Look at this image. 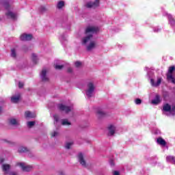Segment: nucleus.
<instances>
[{
  "mask_svg": "<svg viewBox=\"0 0 175 175\" xmlns=\"http://www.w3.org/2000/svg\"><path fill=\"white\" fill-rule=\"evenodd\" d=\"M95 91V85L92 82H90L88 84L85 94L88 98L92 97L94 95V92Z\"/></svg>",
  "mask_w": 175,
  "mask_h": 175,
  "instance_id": "f03ea898",
  "label": "nucleus"
},
{
  "mask_svg": "<svg viewBox=\"0 0 175 175\" xmlns=\"http://www.w3.org/2000/svg\"><path fill=\"white\" fill-rule=\"evenodd\" d=\"M111 166H114V163H113V161H110Z\"/></svg>",
  "mask_w": 175,
  "mask_h": 175,
  "instance_id": "37998d69",
  "label": "nucleus"
},
{
  "mask_svg": "<svg viewBox=\"0 0 175 175\" xmlns=\"http://www.w3.org/2000/svg\"><path fill=\"white\" fill-rule=\"evenodd\" d=\"M75 66H76V68H80V66H81V62H75Z\"/></svg>",
  "mask_w": 175,
  "mask_h": 175,
  "instance_id": "c9c22d12",
  "label": "nucleus"
},
{
  "mask_svg": "<svg viewBox=\"0 0 175 175\" xmlns=\"http://www.w3.org/2000/svg\"><path fill=\"white\" fill-rule=\"evenodd\" d=\"M157 143L160 144V146H166V142L161 137L157 139Z\"/></svg>",
  "mask_w": 175,
  "mask_h": 175,
  "instance_id": "b1692460",
  "label": "nucleus"
},
{
  "mask_svg": "<svg viewBox=\"0 0 175 175\" xmlns=\"http://www.w3.org/2000/svg\"><path fill=\"white\" fill-rule=\"evenodd\" d=\"M174 66H170L166 75L167 81H171L173 84H175V79L174 77H173V72L174 71Z\"/></svg>",
  "mask_w": 175,
  "mask_h": 175,
  "instance_id": "7ed1b4c3",
  "label": "nucleus"
},
{
  "mask_svg": "<svg viewBox=\"0 0 175 175\" xmlns=\"http://www.w3.org/2000/svg\"><path fill=\"white\" fill-rule=\"evenodd\" d=\"M59 38L62 39V40L63 39H66V36L65 34H62Z\"/></svg>",
  "mask_w": 175,
  "mask_h": 175,
  "instance_id": "4c0bfd02",
  "label": "nucleus"
},
{
  "mask_svg": "<svg viewBox=\"0 0 175 175\" xmlns=\"http://www.w3.org/2000/svg\"><path fill=\"white\" fill-rule=\"evenodd\" d=\"M28 128H32L35 125V122L31 121V122H27V123Z\"/></svg>",
  "mask_w": 175,
  "mask_h": 175,
  "instance_id": "473e14b6",
  "label": "nucleus"
},
{
  "mask_svg": "<svg viewBox=\"0 0 175 175\" xmlns=\"http://www.w3.org/2000/svg\"><path fill=\"white\" fill-rule=\"evenodd\" d=\"M25 116L26 118H35L36 115L29 111H27L25 112Z\"/></svg>",
  "mask_w": 175,
  "mask_h": 175,
  "instance_id": "f3484780",
  "label": "nucleus"
},
{
  "mask_svg": "<svg viewBox=\"0 0 175 175\" xmlns=\"http://www.w3.org/2000/svg\"><path fill=\"white\" fill-rule=\"evenodd\" d=\"M51 137H57V136H59V133L57 131H54L52 133H51Z\"/></svg>",
  "mask_w": 175,
  "mask_h": 175,
  "instance_id": "c85d7f7f",
  "label": "nucleus"
},
{
  "mask_svg": "<svg viewBox=\"0 0 175 175\" xmlns=\"http://www.w3.org/2000/svg\"><path fill=\"white\" fill-rule=\"evenodd\" d=\"M2 170L5 174H9V172L10 170V165L9 164H2Z\"/></svg>",
  "mask_w": 175,
  "mask_h": 175,
  "instance_id": "4468645a",
  "label": "nucleus"
},
{
  "mask_svg": "<svg viewBox=\"0 0 175 175\" xmlns=\"http://www.w3.org/2000/svg\"><path fill=\"white\" fill-rule=\"evenodd\" d=\"M5 16H7L8 18H12V20H16V18H17V14L10 10H8L5 13Z\"/></svg>",
  "mask_w": 175,
  "mask_h": 175,
  "instance_id": "f8f14e48",
  "label": "nucleus"
},
{
  "mask_svg": "<svg viewBox=\"0 0 175 175\" xmlns=\"http://www.w3.org/2000/svg\"><path fill=\"white\" fill-rule=\"evenodd\" d=\"M116 133V126L110 125L108 126V136H113Z\"/></svg>",
  "mask_w": 175,
  "mask_h": 175,
  "instance_id": "ddd939ff",
  "label": "nucleus"
},
{
  "mask_svg": "<svg viewBox=\"0 0 175 175\" xmlns=\"http://www.w3.org/2000/svg\"><path fill=\"white\" fill-rule=\"evenodd\" d=\"M99 31V28L95 26H89L85 29L86 37L83 38L82 43L83 44L87 45L88 51H91L96 47V42L92 41V33H96Z\"/></svg>",
  "mask_w": 175,
  "mask_h": 175,
  "instance_id": "f257e3e1",
  "label": "nucleus"
},
{
  "mask_svg": "<svg viewBox=\"0 0 175 175\" xmlns=\"http://www.w3.org/2000/svg\"><path fill=\"white\" fill-rule=\"evenodd\" d=\"M72 144H73V142H66V145H65V148L67 150H70V147H72Z\"/></svg>",
  "mask_w": 175,
  "mask_h": 175,
  "instance_id": "7c9ffc66",
  "label": "nucleus"
},
{
  "mask_svg": "<svg viewBox=\"0 0 175 175\" xmlns=\"http://www.w3.org/2000/svg\"><path fill=\"white\" fill-rule=\"evenodd\" d=\"M161 102V100L159 99V96L157 95L155 98L152 100V103L153 105H158Z\"/></svg>",
  "mask_w": 175,
  "mask_h": 175,
  "instance_id": "a878e982",
  "label": "nucleus"
},
{
  "mask_svg": "<svg viewBox=\"0 0 175 175\" xmlns=\"http://www.w3.org/2000/svg\"><path fill=\"white\" fill-rule=\"evenodd\" d=\"M10 175H17V174H16V172H12V173L10 174Z\"/></svg>",
  "mask_w": 175,
  "mask_h": 175,
  "instance_id": "c03bdc74",
  "label": "nucleus"
},
{
  "mask_svg": "<svg viewBox=\"0 0 175 175\" xmlns=\"http://www.w3.org/2000/svg\"><path fill=\"white\" fill-rule=\"evenodd\" d=\"M21 40L23 42H27L29 40H32V35L31 34H27V33H23L20 36Z\"/></svg>",
  "mask_w": 175,
  "mask_h": 175,
  "instance_id": "1a4fd4ad",
  "label": "nucleus"
},
{
  "mask_svg": "<svg viewBox=\"0 0 175 175\" xmlns=\"http://www.w3.org/2000/svg\"><path fill=\"white\" fill-rule=\"evenodd\" d=\"M163 111L165 113H170L171 116H175V106H170L169 104H165L163 107Z\"/></svg>",
  "mask_w": 175,
  "mask_h": 175,
  "instance_id": "20e7f679",
  "label": "nucleus"
},
{
  "mask_svg": "<svg viewBox=\"0 0 175 175\" xmlns=\"http://www.w3.org/2000/svg\"><path fill=\"white\" fill-rule=\"evenodd\" d=\"M11 57H12V58H16V57H17V52L16 49H12L11 50Z\"/></svg>",
  "mask_w": 175,
  "mask_h": 175,
  "instance_id": "cd10ccee",
  "label": "nucleus"
},
{
  "mask_svg": "<svg viewBox=\"0 0 175 175\" xmlns=\"http://www.w3.org/2000/svg\"><path fill=\"white\" fill-rule=\"evenodd\" d=\"M167 17L169 18V21H170L171 25H172L173 27H175V21L173 18V17L172 16V15L169 14V15H167Z\"/></svg>",
  "mask_w": 175,
  "mask_h": 175,
  "instance_id": "393cba45",
  "label": "nucleus"
},
{
  "mask_svg": "<svg viewBox=\"0 0 175 175\" xmlns=\"http://www.w3.org/2000/svg\"><path fill=\"white\" fill-rule=\"evenodd\" d=\"M167 162H170L171 163H173V165H175V157L174 156H167L166 157Z\"/></svg>",
  "mask_w": 175,
  "mask_h": 175,
  "instance_id": "6ab92c4d",
  "label": "nucleus"
},
{
  "mask_svg": "<svg viewBox=\"0 0 175 175\" xmlns=\"http://www.w3.org/2000/svg\"><path fill=\"white\" fill-rule=\"evenodd\" d=\"M40 77L42 81L44 83H47L49 81V76H47V70L46 69H42L41 73H40Z\"/></svg>",
  "mask_w": 175,
  "mask_h": 175,
  "instance_id": "0eeeda50",
  "label": "nucleus"
},
{
  "mask_svg": "<svg viewBox=\"0 0 175 175\" xmlns=\"http://www.w3.org/2000/svg\"><path fill=\"white\" fill-rule=\"evenodd\" d=\"M31 58L33 59V62H35V64L38 62V56L36 55V54L32 53Z\"/></svg>",
  "mask_w": 175,
  "mask_h": 175,
  "instance_id": "2f4dec72",
  "label": "nucleus"
},
{
  "mask_svg": "<svg viewBox=\"0 0 175 175\" xmlns=\"http://www.w3.org/2000/svg\"><path fill=\"white\" fill-rule=\"evenodd\" d=\"M38 10H39L40 13L43 14V13H46V12H47V8H46V6H44V5H41V6H40Z\"/></svg>",
  "mask_w": 175,
  "mask_h": 175,
  "instance_id": "5701e85b",
  "label": "nucleus"
},
{
  "mask_svg": "<svg viewBox=\"0 0 175 175\" xmlns=\"http://www.w3.org/2000/svg\"><path fill=\"white\" fill-rule=\"evenodd\" d=\"M65 6V1L61 0L59 1L57 3L56 8L57 9L61 10L62 9V8H64Z\"/></svg>",
  "mask_w": 175,
  "mask_h": 175,
  "instance_id": "a211bd4d",
  "label": "nucleus"
},
{
  "mask_svg": "<svg viewBox=\"0 0 175 175\" xmlns=\"http://www.w3.org/2000/svg\"><path fill=\"white\" fill-rule=\"evenodd\" d=\"M1 111H2V108L1 107H0V113H1Z\"/></svg>",
  "mask_w": 175,
  "mask_h": 175,
  "instance_id": "a18cd8bd",
  "label": "nucleus"
},
{
  "mask_svg": "<svg viewBox=\"0 0 175 175\" xmlns=\"http://www.w3.org/2000/svg\"><path fill=\"white\" fill-rule=\"evenodd\" d=\"M96 113L98 117H105V116H106V112L103 109H98Z\"/></svg>",
  "mask_w": 175,
  "mask_h": 175,
  "instance_id": "412c9836",
  "label": "nucleus"
},
{
  "mask_svg": "<svg viewBox=\"0 0 175 175\" xmlns=\"http://www.w3.org/2000/svg\"><path fill=\"white\" fill-rule=\"evenodd\" d=\"M27 148L23 146L19 147L18 150V152H20L21 154H23V152H27Z\"/></svg>",
  "mask_w": 175,
  "mask_h": 175,
  "instance_id": "bb28decb",
  "label": "nucleus"
},
{
  "mask_svg": "<svg viewBox=\"0 0 175 175\" xmlns=\"http://www.w3.org/2000/svg\"><path fill=\"white\" fill-rule=\"evenodd\" d=\"M68 72L69 73H72V72H73V70L72 69V68H69L68 69Z\"/></svg>",
  "mask_w": 175,
  "mask_h": 175,
  "instance_id": "ea45409f",
  "label": "nucleus"
},
{
  "mask_svg": "<svg viewBox=\"0 0 175 175\" xmlns=\"http://www.w3.org/2000/svg\"><path fill=\"white\" fill-rule=\"evenodd\" d=\"M62 68H64V66H62V65H55V69H57L58 70H61V69H62Z\"/></svg>",
  "mask_w": 175,
  "mask_h": 175,
  "instance_id": "72a5a7b5",
  "label": "nucleus"
},
{
  "mask_svg": "<svg viewBox=\"0 0 175 175\" xmlns=\"http://www.w3.org/2000/svg\"><path fill=\"white\" fill-rule=\"evenodd\" d=\"M113 175H120V172H118V171H114Z\"/></svg>",
  "mask_w": 175,
  "mask_h": 175,
  "instance_id": "a19ab883",
  "label": "nucleus"
},
{
  "mask_svg": "<svg viewBox=\"0 0 175 175\" xmlns=\"http://www.w3.org/2000/svg\"><path fill=\"white\" fill-rule=\"evenodd\" d=\"M58 109H59L61 111H64V113H68L69 111H72V107H68L63 104L59 105Z\"/></svg>",
  "mask_w": 175,
  "mask_h": 175,
  "instance_id": "6e6552de",
  "label": "nucleus"
},
{
  "mask_svg": "<svg viewBox=\"0 0 175 175\" xmlns=\"http://www.w3.org/2000/svg\"><path fill=\"white\" fill-rule=\"evenodd\" d=\"M61 122L62 125L64 126H69V125H70V122H69V120H68V119H63L61 120Z\"/></svg>",
  "mask_w": 175,
  "mask_h": 175,
  "instance_id": "4be33fe9",
  "label": "nucleus"
},
{
  "mask_svg": "<svg viewBox=\"0 0 175 175\" xmlns=\"http://www.w3.org/2000/svg\"><path fill=\"white\" fill-rule=\"evenodd\" d=\"M19 166H21L22 170H23V172H31V170H32V166L31 165H25V163H18Z\"/></svg>",
  "mask_w": 175,
  "mask_h": 175,
  "instance_id": "9b49d317",
  "label": "nucleus"
},
{
  "mask_svg": "<svg viewBox=\"0 0 175 175\" xmlns=\"http://www.w3.org/2000/svg\"><path fill=\"white\" fill-rule=\"evenodd\" d=\"M100 0H95L94 1H89L85 4L88 9H95L99 6V1Z\"/></svg>",
  "mask_w": 175,
  "mask_h": 175,
  "instance_id": "39448f33",
  "label": "nucleus"
},
{
  "mask_svg": "<svg viewBox=\"0 0 175 175\" xmlns=\"http://www.w3.org/2000/svg\"><path fill=\"white\" fill-rule=\"evenodd\" d=\"M0 5L5 8V9H6L7 10H9V9H10V5H9V3L8 2H3L0 0Z\"/></svg>",
  "mask_w": 175,
  "mask_h": 175,
  "instance_id": "aec40b11",
  "label": "nucleus"
},
{
  "mask_svg": "<svg viewBox=\"0 0 175 175\" xmlns=\"http://www.w3.org/2000/svg\"><path fill=\"white\" fill-rule=\"evenodd\" d=\"M4 161H5V159H0V162H1V163H3Z\"/></svg>",
  "mask_w": 175,
  "mask_h": 175,
  "instance_id": "79ce46f5",
  "label": "nucleus"
},
{
  "mask_svg": "<svg viewBox=\"0 0 175 175\" xmlns=\"http://www.w3.org/2000/svg\"><path fill=\"white\" fill-rule=\"evenodd\" d=\"M18 86L19 88H23L24 87V83L18 82Z\"/></svg>",
  "mask_w": 175,
  "mask_h": 175,
  "instance_id": "e433bc0d",
  "label": "nucleus"
},
{
  "mask_svg": "<svg viewBox=\"0 0 175 175\" xmlns=\"http://www.w3.org/2000/svg\"><path fill=\"white\" fill-rule=\"evenodd\" d=\"M135 105H141L142 104V100H140V98H137L135 100Z\"/></svg>",
  "mask_w": 175,
  "mask_h": 175,
  "instance_id": "f704fd0d",
  "label": "nucleus"
},
{
  "mask_svg": "<svg viewBox=\"0 0 175 175\" xmlns=\"http://www.w3.org/2000/svg\"><path fill=\"white\" fill-rule=\"evenodd\" d=\"M78 161L81 166H83V167H87V163L85 162V159H84V156H83V154H79Z\"/></svg>",
  "mask_w": 175,
  "mask_h": 175,
  "instance_id": "9d476101",
  "label": "nucleus"
},
{
  "mask_svg": "<svg viewBox=\"0 0 175 175\" xmlns=\"http://www.w3.org/2000/svg\"><path fill=\"white\" fill-rule=\"evenodd\" d=\"M161 81H162L161 78H158L157 82H154V79H151L150 84H151V85H152V87H158L161 85Z\"/></svg>",
  "mask_w": 175,
  "mask_h": 175,
  "instance_id": "2eb2a0df",
  "label": "nucleus"
},
{
  "mask_svg": "<svg viewBox=\"0 0 175 175\" xmlns=\"http://www.w3.org/2000/svg\"><path fill=\"white\" fill-rule=\"evenodd\" d=\"M161 31V28L159 27H157L154 29V32H159Z\"/></svg>",
  "mask_w": 175,
  "mask_h": 175,
  "instance_id": "58836bf2",
  "label": "nucleus"
},
{
  "mask_svg": "<svg viewBox=\"0 0 175 175\" xmlns=\"http://www.w3.org/2000/svg\"><path fill=\"white\" fill-rule=\"evenodd\" d=\"M9 125L11 126H14V128H17L20 126V120L16 119L14 118H11L8 120Z\"/></svg>",
  "mask_w": 175,
  "mask_h": 175,
  "instance_id": "423d86ee",
  "label": "nucleus"
},
{
  "mask_svg": "<svg viewBox=\"0 0 175 175\" xmlns=\"http://www.w3.org/2000/svg\"><path fill=\"white\" fill-rule=\"evenodd\" d=\"M164 114H165V116H168L167 113H164Z\"/></svg>",
  "mask_w": 175,
  "mask_h": 175,
  "instance_id": "49530a36",
  "label": "nucleus"
},
{
  "mask_svg": "<svg viewBox=\"0 0 175 175\" xmlns=\"http://www.w3.org/2000/svg\"><path fill=\"white\" fill-rule=\"evenodd\" d=\"M18 100H20V94L12 96L11 97L12 103H18Z\"/></svg>",
  "mask_w": 175,
  "mask_h": 175,
  "instance_id": "dca6fc26",
  "label": "nucleus"
},
{
  "mask_svg": "<svg viewBox=\"0 0 175 175\" xmlns=\"http://www.w3.org/2000/svg\"><path fill=\"white\" fill-rule=\"evenodd\" d=\"M53 118H54V124L55 125H57V124L59 121V116H58V115H54Z\"/></svg>",
  "mask_w": 175,
  "mask_h": 175,
  "instance_id": "c756f323",
  "label": "nucleus"
}]
</instances>
